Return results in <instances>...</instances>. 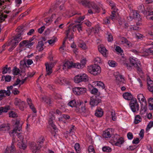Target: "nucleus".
<instances>
[{
    "label": "nucleus",
    "instance_id": "obj_1",
    "mask_svg": "<svg viewBox=\"0 0 153 153\" xmlns=\"http://www.w3.org/2000/svg\"><path fill=\"white\" fill-rule=\"evenodd\" d=\"M45 138L43 137H41L38 139L37 143L32 142L30 144V148L31 151L33 153H36L40 150L43 142Z\"/></svg>",
    "mask_w": 153,
    "mask_h": 153
},
{
    "label": "nucleus",
    "instance_id": "obj_2",
    "mask_svg": "<svg viewBox=\"0 0 153 153\" xmlns=\"http://www.w3.org/2000/svg\"><path fill=\"white\" fill-rule=\"evenodd\" d=\"M15 128L12 130V134L13 135L15 134H16L17 136L19 139L18 140L21 142L23 141V137L21 134L20 131H22V125L20 123V121L19 120H16L14 125Z\"/></svg>",
    "mask_w": 153,
    "mask_h": 153
},
{
    "label": "nucleus",
    "instance_id": "obj_3",
    "mask_svg": "<svg viewBox=\"0 0 153 153\" xmlns=\"http://www.w3.org/2000/svg\"><path fill=\"white\" fill-rule=\"evenodd\" d=\"M25 30L24 29L21 27H19L17 30H16L18 33L15 36L14 39L11 42L12 43V45L15 46V47L19 42L22 39V38L21 37V35L24 34Z\"/></svg>",
    "mask_w": 153,
    "mask_h": 153
},
{
    "label": "nucleus",
    "instance_id": "obj_4",
    "mask_svg": "<svg viewBox=\"0 0 153 153\" xmlns=\"http://www.w3.org/2000/svg\"><path fill=\"white\" fill-rule=\"evenodd\" d=\"M78 2L81 3L83 5L85 6L88 8H92L97 13H99L100 11V8L94 2L82 0L81 1H78Z\"/></svg>",
    "mask_w": 153,
    "mask_h": 153
},
{
    "label": "nucleus",
    "instance_id": "obj_5",
    "mask_svg": "<svg viewBox=\"0 0 153 153\" xmlns=\"http://www.w3.org/2000/svg\"><path fill=\"white\" fill-rule=\"evenodd\" d=\"M89 80L88 76L85 74H80L75 76L74 78V82L79 83L81 82L88 81Z\"/></svg>",
    "mask_w": 153,
    "mask_h": 153
},
{
    "label": "nucleus",
    "instance_id": "obj_6",
    "mask_svg": "<svg viewBox=\"0 0 153 153\" xmlns=\"http://www.w3.org/2000/svg\"><path fill=\"white\" fill-rule=\"evenodd\" d=\"M75 111L77 113L81 114L85 117L88 116L90 114L89 109H87L85 106H81L80 108L76 107L75 109Z\"/></svg>",
    "mask_w": 153,
    "mask_h": 153
},
{
    "label": "nucleus",
    "instance_id": "obj_7",
    "mask_svg": "<svg viewBox=\"0 0 153 153\" xmlns=\"http://www.w3.org/2000/svg\"><path fill=\"white\" fill-rule=\"evenodd\" d=\"M129 106L133 112H135L139 110V105L136 99L131 100L129 103Z\"/></svg>",
    "mask_w": 153,
    "mask_h": 153
},
{
    "label": "nucleus",
    "instance_id": "obj_8",
    "mask_svg": "<svg viewBox=\"0 0 153 153\" xmlns=\"http://www.w3.org/2000/svg\"><path fill=\"white\" fill-rule=\"evenodd\" d=\"M101 98L99 96H93L91 97L90 101V104L91 107L97 105L101 102Z\"/></svg>",
    "mask_w": 153,
    "mask_h": 153
},
{
    "label": "nucleus",
    "instance_id": "obj_9",
    "mask_svg": "<svg viewBox=\"0 0 153 153\" xmlns=\"http://www.w3.org/2000/svg\"><path fill=\"white\" fill-rule=\"evenodd\" d=\"M14 104L15 105L17 106L22 111L24 110L25 104V102L20 99L16 98L15 99Z\"/></svg>",
    "mask_w": 153,
    "mask_h": 153
},
{
    "label": "nucleus",
    "instance_id": "obj_10",
    "mask_svg": "<svg viewBox=\"0 0 153 153\" xmlns=\"http://www.w3.org/2000/svg\"><path fill=\"white\" fill-rule=\"evenodd\" d=\"M34 44L35 42H30L27 40H24L20 42L19 46L20 48H21L24 45H25L26 48H30Z\"/></svg>",
    "mask_w": 153,
    "mask_h": 153
},
{
    "label": "nucleus",
    "instance_id": "obj_11",
    "mask_svg": "<svg viewBox=\"0 0 153 153\" xmlns=\"http://www.w3.org/2000/svg\"><path fill=\"white\" fill-rule=\"evenodd\" d=\"M117 84L119 85H123L124 83L125 80L123 76L120 74L115 75Z\"/></svg>",
    "mask_w": 153,
    "mask_h": 153
},
{
    "label": "nucleus",
    "instance_id": "obj_12",
    "mask_svg": "<svg viewBox=\"0 0 153 153\" xmlns=\"http://www.w3.org/2000/svg\"><path fill=\"white\" fill-rule=\"evenodd\" d=\"M53 64L52 63H51L49 64L48 63H45L46 70V73L45 75L46 76L49 75L52 73V68L53 66Z\"/></svg>",
    "mask_w": 153,
    "mask_h": 153
},
{
    "label": "nucleus",
    "instance_id": "obj_13",
    "mask_svg": "<svg viewBox=\"0 0 153 153\" xmlns=\"http://www.w3.org/2000/svg\"><path fill=\"white\" fill-rule=\"evenodd\" d=\"M72 68H76L75 63H73L72 62L67 61L63 65V69L64 70H67Z\"/></svg>",
    "mask_w": 153,
    "mask_h": 153
},
{
    "label": "nucleus",
    "instance_id": "obj_14",
    "mask_svg": "<svg viewBox=\"0 0 153 153\" xmlns=\"http://www.w3.org/2000/svg\"><path fill=\"white\" fill-rule=\"evenodd\" d=\"M86 62V60L85 59H83L81 61L80 63H75L76 68L78 69H81L83 68Z\"/></svg>",
    "mask_w": 153,
    "mask_h": 153
},
{
    "label": "nucleus",
    "instance_id": "obj_15",
    "mask_svg": "<svg viewBox=\"0 0 153 153\" xmlns=\"http://www.w3.org/2000/svg\"><path fill=\"white\" fill-rule=\"evenodd\" d=\"M96 64H94V65H90L88 67V71L89 73L93 74H96V72L94 71V68H96Z\"/></svg>",
    "mask_w": 153,
    "mask_h": 153
},
{
    "label": "nucleus",
    "instance_id": "obj_16",
    "mask_svg": "<svg viewBox=\"0 0 153 153\" xmlns=\"http://www.w3.org/2000/svg\"><path fill=\"white\" fill-rule=\"evenodd\" d=\"M10 92L9 91H6L5 90H1L0 91L1 98L2 99L3 97H5V95L9 96L10 95Z\"/></svg>",
    "mask_w": 153,
    "mask_h": 153
},
{
    "label": "nucleus",
    "instance_id": "obj_17",
    "mask_svg": "<svg viewBox=\"0 0 153 153\" xmlns=\"http://www.w3.org/2000/svg\"><path fill=\"white\" fill-rule=\"evenodd\" d=\"M81 103V102H80V103H79L78 102H76L75 100H73L69 102L68 104L72 107H76H76H78L80 105Z\"/></svg>",
    "mask_w": 153,
    "mask_h": 153
},
{
    "label": "nucleus",
    "instance_id": "obj_18",
    "mask_svg": "<svg viewBox=\"0 0 153 153\" xmlns=\"http://www.w3.org/2000/svg\"><path fill=\"white\" fill-rule=\"evenodd\" d=\"M98 50L99 52L104 56H106L108 52L104 47L100 46H99Z\"/></svg>",
    "mask_w": 153,
    "mask_h": 153
},
{
    "label": "nucleus",
    "instance_id": "obj_19",
    "mask_svg": "<svg viewBox=\"0 0 153 153\" xmlns=\"http://www.w3.org/2000/svg\"><path fill=\"white\" fill-rule=\"evenodd\" d=\"M28 104L29 105L30 108L34 113L36 112V111L32 102V100L28 98L27 100Z\"/></svg>",
    "mask_w": 153,
    "mask_h": 153
},
{
    "label": "nucleus",
    "instance_id": "obj_20",
    "mask_svg": "<svg viewBox=\"0 0 153 153\" xmlns=\"http://www.w3.org/2000/svg\"><path fill=\"white\" fill-rule=\"evenodd\" d=\"M137 99L141 103L142 102H144L146 105L147 102L146 100L142 94H140L137 95Z\"/></svg>",
    "mask_w": 153,
    "mask_h": 153
},
{
    "label": "nucleus",
    "instance_id": "obj_21",
    "mask_svg": "<svg viewBox=\"0 0 153 153\" xmlns=\"http://www.w3.org/2000/svg\"><path fill=\"white\" fill-rule=\"evenodd\" d=\"M103 114L102 109L100 108H98L95 111V115L97 117H101Z\"/></svg>",
    "mask_w": 153,
    "mask_h": 153
},
{
    "label": "nucleus",
    "instance_id": "obj_22",
    "mask_svg": "<svg viewBox=\"0 0 153 153\" xmlns=\"http://www.w3.org/2000/svg\"><path fill=\"white\" fill-rule=\"evenodd\" d=\"M136 59H134L130 57L129 58L130 62L131 64L133 66L135 67L137 65L140 64V62L138 61Z\"/></svg>",
    "mask_w": 153,
    "mask_h": 153
},
{
    "label": "nucleus",
    "instance_id": "obj_23",
    "mask_svg": "<svg viewBox=\"0 0 153 153\" xmlns=\"http://www.w3.org/2000/svg\"><path fill=\"white\" fill-rule=\"evenodd\" d=\"M120 39L121 40V42L123 44H125L129 47L131 46V43L130 42L128 41L126 38L121 37L120 38Z\"/></svg>",
    "mask_w": 153,
    "mask_h": 153
},
{
    "label": "nucleus",
    "instance_id": "obj_24",
    "mask_svg": "<svg viewBox=\"0 0 153 153\" xmlns=\"http://www.w3.org/2000/svg\"><path fill=\"white\" fill-rule=\"evenodd\" d=\"M66 80L65 78L63 77L57 78L55 80V82L56 83L59 84L60 85H62L65 82Z\"/></svg>",
    "mask_w": 153,
    "mask_h": 153
},
{
    "label": "nucleus",
    "instance_id": "obj_25",
    "mask_svg": "<svg viewBox=\"0 0 153 153\" xmlns=\"http://www.w3.org/2000/svg\"><path fill=\"white\" fill-rule=\"evenodd\" d=\"M102 137L105 138H110L111 137V132L108 131V130L105 131L102 134Z\"/></svg>",
    "mask_w": 153,
    "mask_h": 153
},
{
    "label": "nucleus",
    "instance_id": "obj_26",
    "mask_svg": "<svg viewBox=\"0 0 153 153\" xmlns=\"http://www.w3.org/2000/svg\"><path fill=\"white\" fill-rule=\"evenodd\" d=\"M44 44L42 41L39 42L36 46V48L39 51H42L43 50Z\"/></svg>",
    "mask_w": 153,
    "mask_h": 153
},
{
    "label": "nucleus",
    "instance_id": "obj_27",
    "mask_svg": "<svg viewBox=\"0 0 153 153\" xmlns=\"http://www.w3.org/2000/svg\"><path fill=\"white\" fill-rule=\"evenodd\" d=\"M123 96L124 98L128 100H131L133 99L132 95L131 94L128 92H126L123 94Z\"/></svg>",
    "mask_w": 153,
    "mask_h": 153
},
{
    "label": "nucleus",
    "instance_id": "obj_28",
    "mask_svg": "<svg viewBox=\"0 0 153 153\" xmlns=\"http://www.w3.org/2000/svg\"><path fill=\"white\" fill-rule=\"evenodd\" d=\"M124 142V140L123 138L122 137H120L117 139V141L114 143L115 145L117 146H120V145L122 144Z\"/></svg>",
    "mask_w": 153,
    "mask_h": 153
},
{
    "label": "nucleus",
    "instance_id": "obj_29",
    "mask_svg": "<svg viewBox=\"0 0 153 153\" xmlns=\"http://www.w3.org/2000/svg\"><path fill=\"white\" fill-rule=\"evenodd\" d=\"M10 109V106H7L4 107H0V115L2 112H7Z\"/></svg>",
    "mask_w": 153,
    "mask_h": 153
},
{
    "label": "nucleus",
    "instance_id": "obj_30",
    "mask_svg": "<svg viewBox=\"0 0 153 153\" xmlns=\"http://www.w3.org/2000/svg\"><path fill=\"white\" fill-rule=\"evenodd\" d=\"M10 129V127L6 125H2L0 126V131H8Z\"/></svg>",
    "mask_w": 153,
    "mask_h": 153
},
{
    "label": "nucleus",
    "instance_id": "obj_31",
    "mask_svg": "<svg viewBox=\"0 0 153 153\" xmlns=\"http://www.w3.org/2000/svg\"><path fill=\"white\" fill-rule=\"evenodd\" d=\"M142 120V118L139 115H136L135 117L134 123L135 124H137L141 122Z\"/></svg>",
    "mask_w": 153,
    "mask_h": 153
},
{
    "label": "nucleus",
    "instance_id": "obj_32",
    "mask_svg": "<svg viewBox=\"0 0 153 153\" xmlns=\"http://www.w3.org/2000/svg\"><path fill=\"white\" fill-rule=\"evenodd\" d=\"M119 135L117 134L113 135L111 138V141H112V143H113L114 144V143H115V142L117 141V139L119 138Z\"/></svg>",
    "mask_w": 153,
    "mask_h": 153
},
{
    "label": "nucleus",
    "instance_id": "obj_33",
    "mask_svg": "<svg viewBox=\"0 0 153 153\" xmlns=\"http://www.w3.org/2000/svg\"><path fill=\"white\" fill-rule=\"evenodd\" d=\"M143 104H142V106L140 110V114L141 115L143 114L146 111L147 109V104L146 105L145 104L144 106H143Z\"/></svg>",
    "mask_w": 153,
    "mask_h": 153
},
{
    "label": "nucleus",
    "instance_id": "obj_34",
    "mask_svg": "<svg viewBox=\"0 0 153 153\" xmlns=\"http://www.w3.org/2000/svg\"><path fill=\"white\" fill-rule=\"evenodd\" d=\"M20 71L19 69L16 66L14 67L12 70L13 74L15 76L18 75L19 74Z\"/></svg>",
    "mask_w": 153,
    "mask_h": 153
},
{
    "label": "nucleus",
    "instance_id": "obj_35",
    "mask_svg": "<svg viewBox=\"0 0 153 153\" xmlns=\"http://www.w3.org/2000/svg\"><path fill=\"white\" fill-rule=\"evenodd\" d=\"M27 68L26 64L25 62L22 65L21 64L20 68L21 69V72L24 73L25 71L26 68Z\"/></svg>",
    "mask_w": 153,
    "mask_h": 153
},
{
    "label": "nucleus",
    "instance_id": "obj_36",
    "mask_svg": "<svg viewBox=\"0 0 153 153\" xmlns=\"http://www.w3.org/2000/svg\"><path fill=\"white\" fill-rule=\"evenodd\" d=\"M96 68H94V71L96 72V74H94V75L96 76L99 74L101 72V68L100 66L97 65H96Z\"/></svg>",
    "mask_w": 153,
    "mask_h": 153
},
{
    "label": "nucleus",
    "instance_id": "obj_37",
    "mask_svg": "<svg viewBox=\"0 0 153 153\" xmlns=\"http://www.w3.org/2000/svg\"><path fill=\"white\" fill-rule=\"evenodd\" d=\"M18 145L20 149L23 150H25L27 147L26 145L24 144L23 141L19 143Z\"/></svg>",
    "mask_w": 153,
    "mask_h": 153
},
{
    "label": "nucleus",
    "instance_id": "obj_38",
    "mask_svg": "<svg viewBox=\"0 0 153 153\" xmlns=\"http://www.w3.org/2000/svg\"><path fill=\"white\" fill-rule=\"evenodd\" d=\"M72 28L74 31V29L75 28H77L79 33L81 31H82V27L81 25L80 24L74 25L73 27Z\"/></svg>",
    "mask_w": 153,
    "mask_h": 153
},
{
    "label": "nucleus",
    "instance_id": "obj_39",
    "mask_svg": "<svg viewBox=\"0 0 153 153\" xmlns=\"http://www.w3.org/2000/svg\"><path fill=\"white\" fill-rule=\"evenodd\" d=\"M138 9L140 12L143 13L144 15L146 11L144 9V6L143 4H141L139 6Z\"/></svg>",
    "mask_w": 153,
    "mask_h": 153
},
{
    "label": "nucleus",
    "instance_id": "obj_40",
    "mask_svg": "<svg viewBox=\"0 0 153 153\" xmlns=\"http://www.w3.org/2000/svg\"><path fill=\"white\" fill-rule=\"evenodd\" d=\"M14 143L12 142L11 144V145L9 147L10 148L9 151L10 153H15L16 151V148L14 145Z\"/></svg>",
    "mask_w": 153,
    "mask_h": 153
},
{
    "label": "nucleus",
    "instance_id": "obj_41",
    "mask_svg": "<svg viewBox=\"0 0 153 153\" xmlns=\"http://www.w3.org/2000/svg\"><path fill=\"white\" fill-rule=\"evenodd\" d=\"M44 100L46 103L49 105H50L51 104V102L50 98L49 97H45L42 98Z\"/></svg>",
    "mask_w": 153,
    "mask_h": 153
},
{
    "label": "nucleus",
    "instance_id": "obj_42",
    "mask_svg": "<svg viewBox=\"0 0 153 153\" xmlns=\"http://www.w3.org/2000/svg\"><path fill=\"white\" fill-rule=\"evenodd\" d=\"M73 93L76 95H79V87H75L72 89Z\"/></svg>",
    "mask_w": 153,
    "mask_h": 153
},
{
    "label": "nucleus",
    "instance_id": "obj_43",
    "mask_svg": "<svg viewBox=\"0 0 153 153\" xmlns=\"http://www.w3.org/2000/svg\"><path fill=\"white\" fill-rule=\"evenodd\" d=\"M78 46L83 49H85L87 48L85 43L83 42H79L78 44Z\"/></svg>",
    "mask_w": 153,
    "mask_h": 153
},
{
    "label": "nucleus",
    "instance_id": "obj_44",
    "mask_svg": "<svg viewBox=\"0 0 153 153\" xmlns=\"http://www.w3.org/2000/svg\"><path fill=\"white\" fill-rule=\"evenodd\" d=\"M75 149L77 153H79L80 152V146L79 143H76L74 146Z\"/></svg>",
    "mask_w": 153,
    "mask_h": 153
},
{
    "label": "nucleus",
    "instance_id": "obj_45",
    "mask_svg": "<svg viewBox=\"0 0 153 153\" xmlns=\"http://www.w3.org/2000/svg\"><path fill=\"white\" fill-rule=\"evenodd\" d=\"M94 62L95 64H97L98 63H101L102 62V61L99 57H97L95 58L94 59Z\"/></svg>",
    "mask_w": 153,
    "mask_h": 153
},
{
    "label": "nucleus",
    "instance_id": "obj_46",
    "mask_svg": "<svg viewBox=\"0 0 153 153\" xmlns=\"http://www.w3.org/2000/svg\"><path fill=\"white\" fill-rule=\"evenodd\" d=\"M108 63L110 66L112 67H115L117 64V63L115 62L113 60L108 61Z\"/></svg>",
    "mask_w": 153,
    "mask_h": 153
},
{
    "label": "nucleus",
    "instance_id": "obj_47",
    "mask_svg": "<svg viewBox=\"0 0 153 153\" xmlns=\"http://www.w3.org/2000/svg\"><path fill=\"white\" fill-rule=\"evenodd\" d=\"M97 86H98L100 88L101 87V88L103 89L105 88V87L104 84L102 82L100 81H97Z\"/></svg>",
    "mask_w": 153,
    "mask_h": 153
},
{
    "label": "nucleus",
    "instance_id": "obj_48",
    "mask_svg": "<svg viewBox=\"0 0 153 153\" xmlns=\"http://www.w3.org/2000/svg\"><path fill=\"white\" fill-rule=\"evenodd\" d=\"M116 13L112 12L111 15L110 16L109 18L111 19L112 20H114L117 18V15Z\"/></svg>",
    "mask_w": 153,
    "mask_h": 153
},
{
    "label": "nucleus",
    "instance_id": "obj_49",
    "mask_svg": "<svg viewBox=\"0 0 153 153\" xmlns=\"http://www.w3.org/2000/svg\"><path fill=\"white\" fill-rule=\"evenodd\" d=\"M145 52L147 53V54L146 55V56L151 53L153 54V50H152L151 48L146 49Z\"/></svg>",
    "mask_w": 153,
    "mask_h": 153
},
{
    "label": "nucleus",
    "instance_id": "obj_50",
    "mask_svg": "<svg viewBox=\"0 0 153 153\" xmlns=\"http://www.w3.org/2000/svg\"><path fill=\"white\" fill-rule=\"evenodd\" d=\"M102 150L103 151L107 152H110L111 151V149L109 147L105 146L102 148Z\"/></svg>",
    "mask_w": 153,
    "mask_h": 153
},
{
    "label": "nucleus",
    "instance_id": "obj_51",
    "mask_svg": "<svg viewBox=\"0 0 153 153\" xmlns=\"http://www.w3.org/2000/svg\"><path fill=\"white\" fill-rule=\"evenodd\" d=\"M139 27L137 26H135V25H134L133 26H131L130 27V29L131 30H138L139 29Z\"/></svg>",
    "mask_w": 153,
    "mask_h": 153
},
{
    "label": "nucleus",
    "instance_id": "obj_52",
    "mask_svg": "<svg viewBox=\"0 0 153 153\" xmlns=\"http://www.w3.org/2000/svg\"><path fill=\"white\" fill-rule=\"evenodd\" d=\"M80 95L85 93L86 91V89L85 88L79 87Z\"/></svg>",
    "mask_w": 153,
    "mask_h": 153
},
{
    "label": "nucleus",
    "instance_id": "obj_53",
    "mask_svg": "<svg viewBox=\"0 0 153 153\" xmlns=\"http://www.w3.org/2000/svg\"><path fill=\"white\" fill-rule=\"evenodd\" d=\"M7 67H8V65H6L3 68L2 71V73L3 74H4L8 72Z\"/></svg>",
    "mask_w": 153,
    "mask_h": 153
},
{
    "label": "nucleus",
    "instance_id": "obj_54",
    "mask_svg": "<svg viewBox=\"0 0 153 153\" xmlns=\"http://www.w3.org/2000/svg\"><path fill=\"white\" fill-rule=\"evenodd\" d=\"M147 85L148 87H151L153 85V81L150 78L147 79Z\"/></svg>",
    "mask_w": 153,
    "mask_h": 153
},
{
    "label": "nucleus",
    "instance_id": "obj_55",
    "mask_svg": "<svg viewBox=\"0 0 153 153\" xmlns=\"http://www.w3.org/2000/svg\"><path fill=\"white\" fill-rule=\"evenodd\" d=\"M144 15H146L147 16H149L153 15V11H150L149 10L146 11Z\"/></svg>",
    "mask_w": 153,
    "mask_h": 153
},
{
    "label": "nucleus",
    "instance_id": "obj_56",
    "mask_svg": "<svg viewBox=\"0 0 153 153\" xmlns=\"http://www.w3.org/2000/svg\"><path fill=\"white\" fill-rule=\"evenodd\" d=\"M153 126V121L150 122L147 125L146 128V130H149Z\"/></svg>",
    "mask_w": 153,
    "mask_h": 153
},
{
    "label": "nucleus",
    "instance_id": "obj_57",
    "mask_svg": "<svg viewBox=\"0 0 153 153\" xmlns=\"http://www.w3.org/2000/svg\"><path fill=\"white\" fill-rule=\"evenodd\" d=\"M49 125L51 126L55 130H56V126L55 125H54L53 124V121H51L50 120H49Z\"/></svg>",
    "mask_w": 153,
    "mask_h": 153
},
{
    "label": "nucleus",
    "instance_id": "obj_58",
    "mask_svg": "<svg viewBox=\"0 0 153 153\" xmlns=\"http://www.w3.org/2000/svg\"><path fill=\"white\" fill-rule=\"evenodd\" d=\"M56 38L53 39H51L48 40V42L51 45H53L55 42V39Z\"/></svg>",
    "mask_w": 153,
    "mask_h": 153
},
{
    "label": "nucleus",
    "instance_id": "obj_59",
    "mask_svg": "<svg viewBox=\"0 0 153 153\" xmlns=\"http://www.w3.org/2000/svg\"><path fill=\"white\" fill-rule=\"evenodd\" d=\"M85 18V17L84 16L78 17L77 20H76V22L80 23L81 21H82Z\"/></svg>",
    "mask_w": 153,
    "mask_h": 153
},
{
    "label": "nucleus",
    "instance_id": "obj_60",
    "mask_svg": "<svg viewBox=\"0 0 153 153\" xmlns=\"http://www.w3.org/2000/svg\"><path fill=\"white\" fill-rule=\"evenodd\" d=\"M141 63H140V64H138V65H137L136 66H135V67L136 68H137V70L139 71V72H142V69L141 68Z\"/></svg>",
    "mask_w": 153,
    "mask_h": 153
},
{
    "label": "nucleus",
    "instance_id": "obj_61",
    "mask_svg": "<svg viewBox=\"0 0 153 153\" xmlns=\"http://www.w3.org/2000/svg\"><path fill=\"white\" fill-rule=\"evenodd\" d=\"M133 17L134 18H140V15L137 12H133Z\"/></svg>",
    "mask_w": 153,
    "mask_h": 153
},
{
    "label": "nucleus",
    "instance_id": "obj_62",
    "mask_svg": "<svg viewBox=\"0 0 153 153\" xmlns=\"http://www.w3.org/2000/svg\"><path fill=\"white\" fill-rule=\"evenodd\" d=\"M124 65L127 68L128 70L131 71L132 69V67L130 64L128 63H125L124 64Z\"/></svg>",
    "mask_w": 153,
    "mask_h": 153
},
{
    "label": "nucleus",
    "instance_id": "obj_63",
    "mask_svg": "<svg viewBox=\"0 0 153 153\" xmlns=\"http://www.w3.org/2000/svg\"><path fill=\"white\" fill-rule=\"evenodd\" d=\"M10 117H15L17 116L15 112L11 111L9 114Z\"/></svg>",
    "mask_w": 153,
    "mask_h": 153
},
{
    "label": "nucleus",
    "instance_id": "obj_64",
    "mask_svg": "<svg viewBox=\"0 0 153 153\" xmlns=\"http://www.w3.org/2000/svg\"><path fill=\"white\" fill-rule=\"evenodd\" d=\"M98 89L96 88H94L91 91V92L93 94H96L98 92Z\"/></svg>",
    "mask_w": 153,
    "mask_h": 153
}]
</instances>
